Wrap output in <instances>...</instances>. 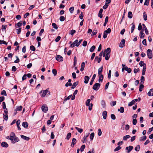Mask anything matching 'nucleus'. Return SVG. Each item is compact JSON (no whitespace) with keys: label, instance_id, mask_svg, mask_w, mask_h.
<instances>
[{"label":"nucleus","instance_id":"nucleus-47","mask_svg":"<svg viewBox=\"0 0 153 153\" xmlns=\"http://www.w3.org/2000/svg\"><path fill=\"white\" fill-rule=\"evenodd\" d=\"M95 48V46L94 45H93L91 48L90 49L89 51L91 52H93V51H94V50Z\"/></svg>","mask_w":153,"mask_h":153},{"label":"nucleus","instance_id":"nucleus-49","mask_svg":"<svg viewBox=\"0 0 153 153\" xmlns=\"http://www.w3.org/2000/svg\"><path fill=\"white\" fill-rule=\"evenodd\" d=\"M87 140V138L84 136L82 138V141L83 143H85Z\"/></svg>","mask_w":153,"mask_h":153},{"label":"nucleus","instance_id":"nucleus-43","mask_svg":"<svg viewBox=\"0 0 153 153\" xmlns=\"http://www.w3.org/2000/svg\"><path fill=\"white\" fill-rule=\"evenodd\" d=\"M128 16L129 19H131L132 17V14L131 12L129 11L128 12Z\"/></svg>","mask_w":153,"mask_h":153},{"label":"nucleus","instance_id":"nucleus-37","mask_svg":"<svg viewBox=\"0 0 153 153\" xmlns=\"http://www.w3.org/2000/svg\"><path fill=\"white\" fill-rule=\"evenodd\" d=\"M143 18L145 21H146L147 19L146 13L145 12L143 13Z\"/></svg>","mask_w":153,"mask_h":153},{"label":"nucleus","instance_id":"nucleus-19","mask_svg":"<svg viewBox=\"0 0 153 153\" xmlns=\"http://www.w3.org/2000/svg\"><path fill=\"white\" fill-rule=\"evenodd\" d=\"M1 145L3 147L5 148H7L8 146V144L5 142H2L1 143Z\"/></svg>","mask_w":153,"mask_h":153},{"label":"nucleus","instance_id":"nucleus-58","mask_svg":"<svg viewBox=\"0 0 153 153\" xmlns=\"http://www.w3.org/2000/svg\"><path fill=\"white\" fill-rule=\"evenodd\" d=\"M85 145H83L80 148V151L81 152H82L83 151L84 149L85 148Z\"/></svg>","mask_w":153,"mask_h":153},{"label":"nucleus","instance_id":"nucleus-3","mask_svg":"<svg viewBox=\"0 0 153 153\" xmlns=\"http://www.w3.org/2000/svg\"><path fill=\"white\" fill-rule=\"evenodd\" d=\"M91 101L90 99H88L86 102L85 105L87 106H88V109L90 111L92 109V107L93 106V104L92 103L90 104Z\"/></svg>","mask_w":153,"mask_h":153},{"label":"nucleus","instance_id":"nucleus-62","mask_svg":"<svg viewBox=\"0 0 153 153\" xmlns=\"http://www.w3.org/2000/svg\"><path fill=\"white\" fill-rule=\"evenodd\" d=\"M149 0H145V2L144 3V5H148L149 4Z\"/></svg>","mask_w":153,"mask_h":153},{"label":"nucleus","instance_id":"nucleus-28","mask_svg":"<svg viewBox=\"0 0 153 153\" xmlns=\"http://www.w3.org/2000/svg\"><path fill=\"white\" fill-rule=\"evenodd\" d=\"M144 86L143 85L141 84V83H140V85L139 87V91H142L143 88Z\"/></svg>","mask_w":153,"mask_h":153},{"label":"nucleus","instance_id":"nucleus-55","mask_svg":"<svg viewBox=\"0 0 153 153\" xmlns=\"http://www.w3.org/2000/svg\"><path fill=\"white\" fill-rule=\"evenodd\" d=\"M52 26L53 27L56 29H58V27L56 25L53 23L52 24Z\"/></svg>","mask_w":153,"mask_h":153},{"label":"nucleus","instance_id":"nucleus-46","mask_svg":"<svg viewBox=\"0 0 153 153\" xmlns=\"http://www.w3.org/2000/svg\"><path fill=\"white\" fill-rule=\"evenodd\" d=\"M140 149V145H138L135 148V150L137 152H138L139 151Z\"/></svg>","mask_w":153,"mask_h":153},{"label":"nucleus","instance_id":"nucleus-5","mask_svg":"<svg viewBox=\"0 0 153 153\" xmlns=\"http://www.w3.org/2000/svg\"><path fill=\"white\" fill-rule=\"evenodd\" d=\"M100 84L99 83H95L93 86V89L95 90H97L99 88Z\"/></svg>","mask_w":153,"mask_h":153},{"label":"nucleus","instance_id":"nucleus-59","mask_svg":"<svg viewBox=\"0 0 153 153\" xmlns=\"http://www.w3.org/2000/svg\"><path fill=\"white\" fill-rule=\"evenodd\" d=\"M74 10V7H72L69 9V10L71 13H73Z\"/></svg>","mask_w":153,"mask_h":153},{"label":"nucleus","instance_id":"nucleus-15","mask_svg":"<svg viewBox=\"0 0 153 153\" xmlns=\"http://www.w3.org/2000/svg\"><path fill=\"white\" fill-rule=\"evenodd\" d=\"M43 93L42 94V97H44L47 94L48 92L49 91L48 90H43Z\"/></svg>","mask_w":153,"mask_h":153},{"label":"nucleus","instance_id":"nucleus-24","mask_svg":"<svg viewBox=\"0 0 153 153\" xmlns=\"http://www.w3.org/2000/svg\"><path fill=\"white\" fill-rule=\"evenodd\" d=\"M96 75L95 74H94L93 75L92 78L91 79V82H90V85H91L94 82V79L96 77Z\"/></svg>","mask_w":153,"mask_h":153},{"label":"nucleus","instance_id":"nucleus-23","mask_svg":"<svg viewBox=\"0 0 153 153\" xmlns=\"http://www.w3.org/2000/svg\"><path fill=\"white\" fill-rule=\"evenodd\" d=\"M71 80L70 79H69L68 80V82H67L65 85L66 87H68V86H71L72 85V84L71 83Z\"/></svg>","mask_w":153,"mask_h":153},{"label":"nucleus","instance_id":"nucleus-13","mask_svg":"<svg viewBox=\"0 0 153 153\" xmlns=\"http://www.w3.org/2000/svg\"><path fill=\"white\" fill-rule=\"evenodd\" d=\"M107 112L106 111H104L102 113V115L104 119L105 120L107 118Z\"/></svg>","mask_w":153,"mask_h":153},{"label":"nucleus","instance_id":"nucleus-56","mask_svg":"<svg viewBox=\"0 0 153 153\" xmlns=\"http://www.w3.org/2000/svg\"><path fill=\"white\" fill-rule=\"evenodd\" d=\"M97 30H94L93 31V32L92 33L91 35L92 36H94L96 35V34L97 33Z\"/></svg>","mask_w":153,"mask_h":153},{"label":"nucleus","instance_id":"nucleus-33","mask_svg":"<svg viewBox=\"0 0 153 153\" xmlns=\"http://www.w3.org/2000/svg\"><path fill=\"white\" fill-rule=\"evenodd\" d=\"M95 60H97L98 63H99L101 60V58H99L98 56H96L95 58Z\"/></svg>","mask_w":153,"mask_h":153},{"label":"nucleus","instance_id":"nucleus-35","mask_svg":"<svg viewBox=\"0 0 153 153\" xmlns=\"http://www.w3.org/2000/svg\"><path fill=\"white\" fill-rule=\"evenodd\" d=\"M7 25H3L2 26L1 30L2 31H5L7 27Z\"/></svg>","mask_w":153,"mask_h":153},{"label":"nucleus","instance_id":"nucleus-30","mask_svg":"<svg viewBox=\"0 0 153 153\" xmlns=\"http://www.w3.org/2000/svg\"><path fill=\"white\" fill-rule=\"evenodd\" d=\"M118 111H120L121 113H123L124 111V108L123 107H121L120 109H118Z\"/></svg>","mask_w":153,"mask_h":153},{"label":"nucleus","instance_id":"nucleus-38","mask_svg":"<svg viewBox=\"0 0 153 153\" xmlns=\"http://www.w3.org/2000/svg\"><path fill=\"white\" fill-rule=\"evenodd\" d=\"M101 104L102 105V107L103 108H105L106 106V104L105 102V101L104 100H102L101 102Z\"/></svg>","mask_w":153,"mask_h":153},{"label":"nucleus","instance_id":"nucleus-7","mask_svg":"<svg viewBox=\"0 0 153 153\" xmlns=\"http://www.w3.org/2000/svg\"><path fill=\"white\" fill-rule=\"evenodd\" d=\"M42 111L45 113H46L48 110V108L45 105H43L41 107Z\"/></svg>","mask_w":153,"mask_h":153},{"label":"nucleus","instance_id":"nucleus-22","mask_svg":"<svg viewBox=\"0 0 153 153\" xmlns=\"http://www.w3.org/2000/svg\"><path fill=\"white\" fill-rule=\"evenodd\" d=\"M143 30H141L140 31V38L142 39L144 38L145 36V34L143 32Z\"/></svg>","mask_w":153,"mask_h":153},{"label":"nucleus","instance_id":"nucleus-45","mask_svg":"<svg viewBox=\"0 0 153 153\" xmlns=\"http://www.w3.org/2000/svg\"><path fill=\"white\" fill-rule=\"evenodd\" d=\"M110 54L106 53L105 57V59L106 60H108L110 57Z\"/></svg>","mask_w":153,"mask_h":153},{"label":"nucleus","instance_id":"nucleus-61","mask_svg":"<svg viewBox=\"0 0 153 153\" xmlns=\"http://www.w3.org/2000/svg\"><path fill=\"white\" fill-rule=\"evenodd\" d=\"M107 32H106V31H104L103 35V37L105 39L107 37Z\"/></svg>","mask_w":153,"mask_h":153},{"label":"nucleus","instance_id":"nucleus-39","mask_svg":"<svg viewBox=\"0 0 153 153\" xmlns=\"http://www.w3.org/2000/svg\"><path fill=\"white\" fill-rule=\"evenodd\" d=\"M111 48H108L104 52H105L107 54H110L111 52Z\"/></svg>","mask_w":153,"mask_h":153},{"label":"nucleus","instance_id":"nucleus-11","mask_svg":"<svg viewBox=\"0 0 153 153\" xmlns=\"http://www.w3.org/2000/svg\"><path fill=\"white\" fill-rule=\"evenodd\" d=\"M125 41L124 39H122L120 44L119 46L120 48H123L125 46Z\"/></svg>","mask_w":153,"mask_h":153},{"label":"nucleus","instance_id":"nucleus-51","mask_svg":"<svg viewBox=\"0 0 153 153\" xmlns=\"http://www.w3.org/2000/svg\"><path fill=\"white\" fill-rule=\"evenodd\" d=\"M76 32V31L75 30H72L70 31V34H71L72 36H73Z\"/></svg>","mask_w":153,"mask_h":153},{"label":"nucleus","instance_id":"nucleus-53","mask_svg":"<svg viewBox=\"0 0 153 153\" xmlns=\"http://www.w3.org/2000/svg\"><path fill=\"white\" fill-rule=\"evenodd\" d=\"M1 94L2 95L7 96L6 91L4 90H3L2 91L1 93Z\"/></svg>","mask_w":153,"mask_h":153},{"label":"nucleus","instance_id":"nucleus-14","mask_svg":"<svg viewBox=\"0 0 153 153\" xmlns=\"http://www.w3.org/2000/svg\"><path fill=\"white\" fill-rule=\"evenodd\" d=\"M22 139L26 140L27 141H28L30 139V138L23 135H20Z\"/></svg>","mask_w":153,"mask_h":153},{"label":"nucleus","instance_id":"nucleus-21","mask_svg":"<svg viewBox=\"0 0 153 153\" xmlns=\"http://www.w3.org/2000/svg\"><path fill=\"white\" fill-rule=\"evenodd\" d=\"M148 95L149 96H153V88L150 90L149 91L148 93Z\"/></svg>","mask_w":153,"mask_h":153},{"label":"nucleus","instance_id":"nucleus-41","mask_svg":"<svg viewBox=\"0 0 153 153\" xmlns=\"http://www.w3.org/2000/svg\"><path fill=\"white\" fill-rule=\"evenodd\" d=\"M22 126L24 128H27L28 126V124L27 122H24L22 123Z\"/></svg>","mask_w":153,"mask_h":153},{"label":"nucleus","instance_id":"nucleus-52","mask_svg":"<svg viewBox=\"0 0 153 153\" xmlns=\"http://www.w3.org/2000/svg\"><path fill=\"white\" fill-rule=\"evenodd\" d=\"M102 134V132L101 129L100 128H99L98 130V134L99 136H100Z\"/></svg>","mask_w":153,"mask_h":153},{"label":"nucleus","instance_id":"nucleus-31","mask_svg":"<svg viewBox=\"0 0 153 153\" xmlns=\"http://www.w3.org/2000/svg\"><path fill=\"white\" fill-rule=\"evenodd\" d=\"M22 25V21H20V22L18 23L16 25V28L19 27H20Z\"/></svg>","mask_w":153,"mask_h":153},{"label":"nucleus","instance_id":"nucleus-2","mask_svg":"<svg viewBox=\"0 0 153 153\" xmlns=\"http://www.w3.org/2000/svg\"><path fill=\"white\" fill-rule=\"evenodd\" d=\"M7 138L10 140L11 141V143L13 144L18 142L19 141V140L17 137H14L11 135L8 136Z\"/></svg>","mask_w":153,"mask_h":153},{"label":"nucleus","instance_id":"nucleus-20","mask_svg":"<svg viewBox=\"0 0 153 153\" xmlns=\"http://www.w3.org/2000/svg\"><path fill=\"white\" fill-rule=\"evenodd\" d=\"M89 78L88 76H86L84 77V83L86 84L88 83Z\"/></svg>","mask_w":153,"mask_h":153},{"label":"nucleus","instance_id":"nucleus-9","mask_svg":"<svg viewBox=\"0 0 153 153\" xmlns=\"http://www.w3.org/2000/svg\"><path fill=\"white\" fill-rule=\"evenodd\" d=\"M78 43V40H75L72 44H71L70 45V47L73 48L75 46H76L77 47L79 46V45H77V44Z\"/></svg>","mask_w":153,"mask_h":153},{"label":"nucleus","instance_id":"nucleus-40","mask_svg":"<svg viewBox=\"0 0 153 153\" xmlns=\"http://www.w3.org/2000/svg\"><path fill=\"white\" fill-rule=\"evenodd\" d=\"M130 136L129 135H126L123 137V139L124 140H126L128 139L129 138Z\"/></svg>","mask_w":153,"mask_h":153},{"label":"nucleus","instance_id":"nucleus-25","mask_svg":"<svg viewBox=\"0 0 153 153\" xmlns=\"http://www.w3.org/2000/svg\"><path fill=\"white\" fill-rule=\"evenodd\" d=\"M145 66H144L143 67V71H142V74L143 75H144L145 74V72L146 71V64H145Z\"/></svg>","mask_w":153,"mask_h":153},{"label":"nucleus","instance_id":"nucleus-60","mask_svg":"<svg viewBox=\"0 0 153 153\" xmlns=\"http://www.w3.org/2000/svg\"><path fill=\"white\" fill-rule=\"evenodd\" d=\"M52 73L54 76L56 75L57 74V71L55 69H53L52 70Z\"/></svg>","mask_w":153,"mask_h":153},{"label":"nucleus","instance_id":"nucleus-10","mask_svg":"<svg viewBox=\"0 0 153 153\" xmlns=\"http://www.w3.org/2000/svg\"><path fill=\"white\" fill-rule=\"evenodd\" d=\"M56 59L58 61H63V58L61 56L58 55L56 56Z\"/></svg>","mask_w":153,"mask_h":153},{"label":"nucleus","instance_id":"nucleus-64","mask_svg":"<svg viewBox=\"0 0 153 153\" xmlns=\"http://www.w3.org/2000/svg\"><path fill=\"white\" fill-rule=\"evenodd\" d=\"M30 49L31 51H35V47L33 45H31L30 47Z\"/></svg>","mask_w":153,"mask_h":153},{"label":"nucleus","instance_id":"nucleus-26","mask_svg":"<svg viewBox=\"0 0 153 153\" xmlns=\"http://www.w3.org/2000/svg\"><path fill=\"white\" fill-rule=\"evenodd\" d=\"M103 66L99 68L98 69V75H102L101 74L102 72Z\"/></svg>","mask_w":153,"mask_h":153},{"label":"nucleus","instance_id":"nucleus-44","mask_svg":"<svg viewBox=\"0 0 153 153\" xmlns=\"http://www.w3.org/2000/svg\"><path fill=\"white\" fill-rule=\"evenodd\" d=\"M108 16H106L105 18V22L103 24V26H105L106 25L107 23L108 22Z\"/></svg>","mask_w":153,"mask_h":153},{"label":"nucleus","instance_id":"nucleus-54","mask_svg":"<svg viewBox=\"0 0 153 153\" xmlns=\"http://www.w3.org/2000/svg\"><path fill=\"white\" fill-rule=\"evenodd\" d=\"M71 136V133L70 132L68 133L67 134V135L66 136V139L68 140L69 139V138H70Z\"/></svg>","mask_w":153,"mask_h":153},{"label":"nucleus","instance_id":"nucleus-17","mask_svg":"<svg viewBox=\"0 0 153 153\" xmlns=\"http://www.w3.org/2000/svg\"><path fill=\"white\" fill-rule=\"evenodd\" d=\"M147 137L146 136L140 137L139 138V141L140 142L146 140Z\"/></svg>","mask_w":153,"mask_h":153},{"label":"nucleus","instance_id":"nucleus-63","mask_svg":"<svg viewBox=\"0 0 153 153\" xmlns=\"http://www.w3.org/2000/svg\"><path fill=\"white\" fill-rule=\"evenodd\" d=\"M134 101L132 100L131 102H129L128 104V106H131L134 105Z\"/></svg>","mask_w":153,"mask_h":153},{"label":"nucleus","instance_id":"nucleus-16","mask_svg":"<svg viewBox=\"0 0 153 153\" xmlns=\"http://www.w3.org/2000/svg\"><path fill=\"white\" fill-rule=\"evenodd\" d=\"M142 25H143V29L145 30V33H146V34L147 35L148 34H149V32H148V30H147V29L146 26H145V25L144 24H142Z\"/></svg>","mask_w":153,"mask_h":153},{"label":"nucleus","instance_id":"nucleus-29","mask_svg":"<svg viewBox=\"0 0 153 153\" xmlns=\"http://www.w3.org/2000/svg\"><path fill=\"white\" fill-rule=\"evenodd\" d=\"M78 82H74L73 84L72 87L71 88L72 89H74L77 86V85L78 84Z\"/></svg>","mask_w":153,"mask_h":153},{"label":"nucleus","instance_id":"nucleus-34","mask_svg":"<svg viewBox=\"0 0 153 153\" xmlns=\"http://www.w3.org/2000/svg\"><path fill=\"white\" fill-rule=\"evenodd\" d=\"M94 136V133H91L90 135V138L91 140H92Z\"/></svg>","mask_w":153,"mask_h":153},{"label":"nucleus","instance_id":"nucleus-8","mask_svg":"<svg viewBox=\"0 0 153 153\" xmlns=\"http://www.w3.org/2000/svg\"><path fill=\"white\" fill-rule=\"evenodd\" d=\"M127 71L128 73H129L131 72V69L130 68H128V67L126 66L125 67H123L122 69V71H123V70Z\"/></svg>","mask_w":153,"mask_h":153},{"label":"nucleus","instance_id":"nucleus-4","mask_svg":"<svg viewBox=\"0 0 153 153\" xmlns=\"http://www.w3.org/2000/svg\"><path fill=\"white\" fill-rule=\"evenodd\" d=\"M147 53L148 57L149 59H151L152 57V51L150 49H148L147 51Z\"/></svg>","mask_w":153,"mask_h":153},{"label":"nucleus","instance_id":"nucleus-50","mask_svg":"<svg viewBox=\"0 0 153 153\" xmlns=\"http://www.w3.org/2000/svg\"><path fill=\"white\" fill-rule=\"evenodd\" d=\"M65 17L63 16H61L59 18V20L61 22H63L65 20Z\"/></svg>","mask_w":153,"mask_h":153},{"label":"nucleus","instance_id":"nucleus-6","mask_svg":"<svg viewBox=\"0 0 153 153\" xmlns=\"http://www.w3.org/2000/svg\"><path fill=\"white\" fill-rule=\"evenodd\" d=\"M133 148V146H130L128 147H126L125 149L126 152L127 153L130 152Z\"/></svg>","mask_w":153,"mask_h":153},{"label":"nucleus","instance_id":"nucleus-1","mask_svg":"<svg viewBox=\"0 0 153 153\" xmlns=\"http://www.w3.org/2000/svg\"><path fill=\"white\" fill-rule=\"evenodd\" d=\"M2 108L4 109V113L3 114V118L6 120H7L8 119L7 115L8 110L6 108V106L5 103L4 102H3L2 105Z\"/></svg>","mask_w":153,"mask_h":153},{"label":"nucleus","instance_id":"nucleus-18","mask_svg":"<svg viewBox=\"0 0 153 153\" xmlns=\"http://www.w3.org/2000/svg\"><path fill=\"white\" fill-rule=\"evenodd\" d=\"M99 76V79L98 80L99 82H102V81L103 76L102 75H98Z\"/></svg>","mask_w":153,"mask_h":153},{"label":"nucleus","instance_id":"nucleus-42","mask_svg":"<svg viewBox=\"0 0 153 153\" xmlns=\"http://www.w3.org/2000/svg\"><path fill=\"white\" fill-rule=\"evenodd\" d=\"M75 128L77 130L79 133H81L83 131V130L82 128H80L77 127H76Z\"/></svg>","mask_w":153,"mask_h":153},{"label":"nucleus","instance_id":"nucleus-36","mask_svg":"<svg viewBox=\"0 0 153 153\" xmlns=\"http://www.w3.org/2000/svg\"><path fill=\"white\" fill-rule=\"evenodd\" d=\"M22 107L21 105L18 106L16 107V111H21L22 110Z\"/></svg>","mask_w":153,"mask_h":153},{"label":"nucleus","instance_id":"nucleus-32","mask_svg":"<svg viewBox=\"0 0 153 153\" xmlns=\"http://www.w3.org/2000/svg\"><path fill=\"white\" fill-rule=\"evenodd\" d=\"M132 27L131 28V33H132L134 30L135 28V25L134 23H133L131 24Z\"/></svg>","mask_w":153,"mask_h":153},{"label":"nucleus","instance_id":"nucleus-57","mask_svg":"<svg viewBox=\"0 0 153 153\" xmlns=\"http://www.w3.org/2000/svg\"><path fill=\"white\" fill-rule=\"evenodd\" d=\"M121 149V147L119 146H118L114 150V152H116L117 151L119 150H120Z\"/></svg>","mask_w":153,"mask_h":153},{"label":"nucleus","instance_id":"nucleus-48","mask_svg":"<svg viewBox=\"0 0 153 153\" xmlns=\"http://www.w3.org/2000/svg\"><path fill=\"white\" fill-rule=\"evenodd\" d=\"M77 59L76 58V56H74V66H75L77 63Z\"/></svg>","mask_w":153,"mask_h":153},{"label":"nucleus","instance_id":"nucleus-12","mask_svg":"<svg viewBox=\"0 0 153 153\" xmlns=\"http://www.w3.org/2000/svg\"><path fill=\"white\" fill-rule=\"evenodd\" d=\"M76 139L73 138L72 139V143L71 144V146L72 147H73L74 146V145L76 144Z\"/></svg>","mask_w":153,"mask_h":153},{"label":"nucleus","instance_id":"nucleus-27","mask_svg":"<svg viewBox=\"0 0 153 153\" xmlns=\"http://www.w3.org/2000/svg\"><path fill=\"white\" fill-rule=\"evenodd\" d=\"M85 63L84 62H82L81 65V67L80 68V71H83L85 67Z\"/></svg>","mask_w":153,"mask_h":153}]
</instances>
